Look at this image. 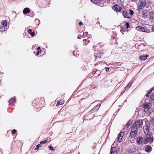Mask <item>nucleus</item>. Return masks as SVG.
I'll use <instances>...</instances> for the list:
<instances>
[{
	"mask_svg": "<svg viewBox=\"0 0 154 154\" xmlns=\"http://www.w3.org/2000/svg\"><path fill=\"white\" fill-rule=\"evenodd\" d=\"M151 106V103H144L143 105V106L144 108V112L146 113L149 114L150 111V107Z\"/></svg>",
	"mask_w": 154,
	"mask_h": 154,
	"instance_id": "1",
	"label": "nucleus"
},
{
	"mask_svg": "<svg viewBox=\"0 0 154 154\" xmlns=\"http://www.w3.org/2000/svg\"><path fill=\"white\" fill-rule=\"evenodd\" d=\"M143 123V122L141 120H137L133 124L132 128L137 130L138 128L142 127Z\"/></svg>",
	"mask_w": 154,
	"mask_h": 154,
	"instance_id": "2",
	"label": "nucleus"
},
{
	"mask_svg": "<svg viewBox=\"0 0 154 154\" xmlns=\"http://www.w3.org/2000/svg\"><path fill=\"white\" fill-rule=\"evenodd\" d=\"M134 14L133 10H124L122 13L123 16L127 18H130Z\"/></svg>",
	"mask_w": 154,
	"mask_h": 154,
	"instance_id": "3",
	"label": "nucleus"
},
{
	"mask_svg": "<svg viewBox=\"0 0 154 154\" xmlns=\"http://www.w3.org/2000/svg\"><path fill=\"white\" fill-rule=\"evenodd\" d=\"M138 9H142L144 8H147V6L146 4V0H140L138 2L137 5Z\"/></svg>",
	"mask_w": 154,
	"mask_h": 154,
	"instance_id": "4",
	"label": "nucleus"
},
{
	"mask_svg": "<svg viewBox=\"0 0 154 154\" xmlns=\"http://www.w3.org/2000/svg\"><path fill=\"white\" fill-rule=\"evenodd\" d=\"M137 130H135L133 128H131V131L129 134V137L131 138H134L137 133Z\"/></svg>",
	"mask_w": 154,
	"mask_h": 154,
	"instance_id": "5",
	"label": "nucleus"
},
{
	"mask_svg": "<svg viewBox=\"0 0 154 154\" xmlns=\"http://www.w3.org/2000/svg\"><path fill=\"white\" fill-rule=\"evenodd\" d=\"M150 128V123L148 122L143 127V130L145 134L148 133L149 130Z\"/></svg>",
	"mask_w": 154,
	"mask_h": 154,
	"instance_id": "6",
	"label": "nucleus"
},
{
	"mask_svg": "<svg viewBox=\"0 0 154 154\" xmlns=\"http://www.w3.org/2000/svg\"><path fill=\"white\" fill-rule=\"evenodd\" d=\"M143 140V138L141 136H139L137 137L136 142L138 145H140L142 143Z\"/></svg>",
	"mask_w": 154,
	"mask_h": 154,
	"instance_id": "7",
	"label": "nucleus"
},
{
	"mask_svg": "<svg viewBox=\"0 0 154 154\" xmlns=\"http://www.w3.org/2000/svg\"><path fill=\"white\" fill-rule=\"evenodd\" d=\"M122 6H123L122 5H121L120 7L119 5L116 4L112 6V9L113 10H121Z\"/></svg>",
	"mask_w": 154,
	"mask_h": 154,
	"instance_id": "8",
	"label": "nucleus"
},
{
	"mask_svg": "<svg viewBox=\"0 0 154 154\" xmlns=\"http://www.w3.org/2000/svg\"><path fill=\"white\" fill-rule=\"evenodd\" d=\"M110 154H117L116 148L115 147H112Z\"/></svg>",
	"mask_w": 154,
	"mask_h": 154,
	"instance_id": "9",
	"label": "nucleus"
},
{
	"mask_svg": "<svg viewBox=\"0 0 154 154\" xmlns=\"http://www.w3.org/2000/svg\"><path fill=\"white\" fill-rule=\"evenodd\" d=\"M100 105H98L96 106H95L93 109H92L90 111V113H92L94 112V111H96L97 110H98L100 106Z\"/></svg>",
	"mask_w": 154,
	"mask_h": 154,
	"instance_id": "10",
	"label": "nucleus"
},
{
	"mask_svg": "<svg viewBox=\"0 0 154 154\" xmlns=\"http://www.w3.org/2000/svg\"><path fill=\"white\" fill-rule=\"evenodd\" d=\"M136 29L137 30H139L141 32L145 31V29L140 26L136 27Z\"/></svg>",
	"mask_w": 154,
	"mask_h": 154,
	"instance_id": "11",
	"label": "nucleus"
},
{
	"mask_svg": "<svg viewBox=\"0 0 154 154\" xmlns=\"http://www.w3.org/2000/svg\"><path fill=\"white\" fill-rule=\"evenodd\" d=\"M152 149L151 146L148 145L145 148V150L146 152H150L152 150Z\"/></svg>",
	"mask_w": 154,
	"mask_h": 154,
	"instance_id": "12",
	"label": "nucleus"
},
{
	"mask_svg": "<svg viewBox=\"0 0 154 154\" xmlns=\"http://www.w3.org/2000/svg\"><path fill=\"white\" fill-rule=\"evenodd\" d=\"M148 55L146 54L144 55L141 56L140 57V60H146L147 57H148Z\"/></svg>",
	"mask_w": 154,
	"mask_h": 154,
	"instance_id": "13",
	"label": "nucleus"
},
{
	"mask_svg": "<svg viewBox=\"0 0 154 154\" xmlns=\"http://www.w3.org/2000/svg\"><path fill=\"white\" fill-rule=\"evenodd\" d=\"M150 18L152 19V20L154 19V11H151L149 13Z\"/></svg>",
	"mask_w": 154,
	"mask_h": 154,
	"instance_id": "14",
	"label": "nucleus"
},
{
	"mask_svg": "<svg viewBox=\"0 0 154 154\" xmlns=\"http://www.w3.org/2000/svg\"><path fill=\"white\" fill-rule=\"evenodd\" d=\"M15 98L14 97L11 98L9 101L10 104H12L15 101Z\"/></svg>",
	"mask_w": 154,
	"mask_h": 154,
	"instance_id": "15",
	"label": "nucleus"
},
{
	"mask_svg": "<svg viewBox=\"0 0 154 154\" xmlns=\"http://www.w3.org/2000/svg\"><path fill=\"white\" fill-rule=\"evenodd\" d=\"M151 137V136L150 134H147L146 135V137L145 140H149Z\"/></svg>",
	"mask_w": 154,
	"mask_h": 154,
	"instance_id": "16",
	"label": "nucleus"
},
{
	"mask_svg": "<svg viewBox=\"0 0 154 154\" xmlns=\"http://www.w3.org/2000/svg\"><path fill=\"white\" fill-rule=\"evenodd\" d=\"M153 88H151L150 90L146 94L145 96L146 97H149V95L150 94V93L153 90Z\"/></svg>",
	"mask_w": 154,
	"mask_h": 154,
	"instance_id": "17",
	"label": "nucleus"
},
{
	"mask_svg": "<svg viewBox=\"0 0 154 154\" xmlns=\"http://www.w3.org/2000/svg\"><path fill=\"white\" fill-rule=\"evenodd\" d=\"M2 23L3 26H7V23L6 20H3L2 21Z\"/></svg>",
	"mask_w": 154,
	"mask_h": 154,
	"instance_id": "18",
	"label": "nucleus"
},
{
	"mask_svg": "<svg viewBox=\"0 0 154 154\" xmlns=\"http://www.w3.org/2000/svg\"><path fill=\"white\" fill-rule=\"evenodd\" d=\"M131 85H132L131 83V82L129 83L127 85V86L125 88V90H128L130 88V87L131 86Z\"/></svg>",
	"mask_w": 154,
	"mask_h": 154,
	"instance_id": "19",
	"label": "nucleus"
},
{
	"mask_svg": "<svg viewBox=\"0 0 154 154\" xmlns=\"http://www.w3.org/2000/svg\"><path fill=\"white\" fill-rule=\"evenodd\" d=\"M91 2L94 4L99 3L101 0H91Z\"/></svg>",
	"mask_w": 154,
	"mask_h": 154,
	"instance_id": "20",
	"label": "nucleus"
},
{
	"mask_svg": "<svg viewBox=\"0 0 154 154\" xmlns=\"http://www.w3.org/2000/svg\"><path fill=\"white\" fill-rule=\"evenodd\" d=\"M5 30V26H2L0 27V31L2 32Z\"/></svg>",
	"mask_w": 154,
	"mask_h": 154,
	"instance_id": "21",
	"label": "nucleus"
},
{
	"mask_svg": "<svg viewBox=\"0 0 154 154\" xmlns=\"http://www.w3.org/2000/svg\"><path fill=\"white\" fill-rule=\"evenodd\" d=\"M64 102L63 100H60V101H59L57 104V106H59L60 105L63 104Z\"/></svg>",
	"mask_w": 154,
	"mask_h": 154,
	"instance_id": "22",
	"label": "nucleus"
},
{
	"mask_svg": "<svg viewBox=\"0 0 154 154\" xmlns=\"http://www.w3.org/2000/svg\"><path fill=\"white\" fill-rule=\"evenodd\" d=\"M122 137L119 136H118V141L120 143L121 141V140L122 139Z\"/></svg>",
	"mask_w": 154,
	"mask_h": 154,
	"instance_id": "23",
	"label": "nucleus"
},
{
	"mask_svg": "<svg viewBox=\"0 0 154 154\" xmlns=\"http://www.w3.org/2000/svg\"><path fill=\"white\" fill-rule=\"evenodd\" d=\"M30 10H23V13L24 14H26L30 12Z\"/></svg>",
	"mask_w": 154,
	"mask_h": 154,
	"instance_id": "24",
	"label": "nucleus"
},
{
	"mask_svg": "<svg viewBox=\"0 0 154 154\" xmlns=\"http://www.w3.org/2000/svg\"><path fill=\"white\" fill-rule=\"evenodd\" d=\"M149 140V143H151L153 142V138L152 136V137L150 138Z\"/></svg>",
	"mask_w": 154,
	"mask_h": 154,
	"instance_id": "25",
	"label": "nucleus"
},
{
	"mask_svg": "<svg viewBox=\"0 0 154 154\" xmlns=\"http://www.w3.org/2000/svg\"><path fill=\"white\" fill-rule=\"evenodd\" d=\"M150 99L154 101V94L151 95Z\"/></svg>",
	"mask_w": 154,
	"mask_h": 154,
	"instance_id": "26",
	"label": "nucleus"
},
{
	"mask_svg": "<svg viewBox=\"0 0 154 154\" xmlns=\"http://www.w3.org/2000/svg\"><path fill=\"white\" fill-rule=\"evenodd\" d=\"M47 142V141L46 140H45L43 141H42L40 142V143L41 144H45Z\"/></svg>",
	"mask_w": 154,
	"mask_h": 154,
	"instance_id": "27",
	"label": "nucleus"
},
{
	"mask_svg": "<svg viewBox=\"0 0 154 154\" xmlns=\"http://www.w3.org/2000/svg\"><path fill=\"white\" fill-rule=\"evenodd\" d=\"M130 125V122H128L127 124H126L125 126V127H126L128 128Z\"/></svg>",
	"mask_w": 154,
	"mask_h": 154,
	"instance_id": "28",
	"label": "nucleus"
},
{
	"mask_svg": "<svg viewBox=\"0 0 154 154\" xmlns=\"http://www.w3.org/2000/svg\"><path fill=\"white\" fill-rule=\"evenodd\" d=\"M124 134V133L123 132H121L119 134V136H121V137H123V135Z\"/></svg>",
	"mask_w": 154,
	"mask_h": 154,
	"instance_id": "29",
	"label": "nucleus"
},
{
	"mask_svg": "<svg viewBox=\"0 0 154 154\" xmlns=\"http://www.w3.org/2000/svg\"><path fill=\"white\" fill-rule=\"evenodd\" d=\"M126 28L128 29V27H129V24L128 23H126Z\"/></svg>",
	"mask_w": 154,
	"mask_h": 154,
	"instance_id": "30",
	"label": "nucleus"
},
{
	"mask_svg": "<svg viewBox=\"0 0 154 154\" xmlns=\"http://www.w3.org/2000/svg\"><path fill=\"white\" fill-rule=\"evenodd\" d=\"M28 32L30 34L32 32V30L31 29H29L28 30Z\"/></svg>",
	"mask_w": 154,
	"mask_h": 154,
	"instance_id": "31",
	"label": "nucleus"
},
{
	"mask_svg": "<svg viewBox=\"0 0 154 154\" xmlns=\"http://www.w3.org/2000/svg\"><path fill=\"white\" fill-rule=\"evenodd\" d=\"M48 147L49 148V149H51L52 151H54L55 150V149H53V147L52 146H49Z\"/></svg>",
	"mask_w": 154,
	"mask_h": 154,
	"instance_id": "32",
	"label": "nucleus"
},
{
	"mask_svg": "<svg viewBox=\"0 0 154 154\" xmlns=\"http://www.w3.org/2000/svg\"><path fill=\"white\" fill-rule=\"evenodd\" d=\"M117 2L118 3H119L121 5V4H122L121 0H117Z\"/></svg>",
	"mask_w": 154,
	"mask_h": 154,
	"instance_id": "33",
	"label": "nucleus"
},
{
	"mask_svg": "<svg viewBox=\"0 0 154 154\" xmlns=\"http://www.w3.org/2000/svg\"><path fill=\"white\" fill-rule=\"evenodd\" d=\"M16 131V130H15V129H13L12 130V134H15V133Z\"/></svg>",
	"mask_w": 154,
	"mask_h": 154,
	"instance_id": "34",
	"label": "nucleus"
},
{
	"mask_svg": "<svg viewBox=\"0 0 154 154\" xmlns=\"http://www.w3.org/2000/svg\"><path fill=\"white\" fill-rule=\"evenodd\" d=\"M30 34L32 36H34V35H35V33L33 32H32L31 33H30Z\"/></svg>",
	"mask_w": 154,
	"mask_h": 154,
	"instance_id": "35",
	"label": "nucleus"
},
{
	"mask_svg": "<svg viewBox=\"0 0 154 154\" xmlns=\"http://www.w3.org/2000/svg\"><path fill=\"white\" fill-rule=\"evenodd\" d=\"M125 30H124L123 29L122 30H120V32L122 33V34H124V32H125Z\"/></svg>",
	"mask_w": 154,
	"mask_h": 154,
	"instance_id": "36",
	"label": "nucleus"
},
{
	"mask_svg": "<svg viewBox=\"0 0 154 154\" xmlns=\"http://www.w3.org/2000/svg\"><path fill=\"white\" fill-rule=\"evenodd\" d=\"M85 41V42H88V43L89 42V41H90L89 40H87V39H84L83 40V41Z\"/></svg>",
	"mask_w": 154,
	"mask_h": 154,
	"instance_id": "37",
	"label": "nucleus"
},
{
	"mask_svg": "<svg viewBox=\"0 0 154 154\" xmlns=\"http://www.w3.org/2000/svg\"><path fill=\"white\" fill-rule=\"evenodd\" d=\"M81 35H78L77 38L78 39H81Z\"/></svg>",
	"mask_w": 154,
	"mask_h": 154,
	"instance_id": "38",
	"label": "nucleus"
},
{
	"mask_svg": "<svg viewBox=\"0 0 154 154\" xmlns=\"http://www.w3.org/2000/svg\"><path fill=\"white\" fill-rule=\"evenodd\" d=\"M148 140H145L143 141V143L144 144H146L147 143V141H148Z\"/></svg>",
	"mask_w": 154,
	"mask_h": 154,
	"instance_id": "39",
	"label": "nucleus"
},
{
	"mask_svg": "<svg viewBox=\"0 0 154 154\" xmlns=\"http://www.w3.org/2000/svg\"><path fill=\"white\" fill-rule=\"evenodd\" d=\"M79 24L80 26H81V25H82V22H80L79 23Z\"/></svg>",
	"mask_w": 154,
	"mask_h": 154,
	"instance_id": "40",
	"label": "nucleus"
},
{
	"mask_svg": "<svg viewBox=\"0 0 154 154\" xmlns=\"http://www.w3.org/2000/svg\"><path fill=\"white\" fill-rule=\"evenodd\" d=\"M116 33L115 34H114V35L112 37V38L113 39H115V38L116 37Z\"/></svg>",
	"mask_w": 154,
	"mask_h": 154,
	"instance_id": "41",
	"label": "nucleus"
},
{
	"mask_svg": "<svg viewBox=\"0 0 154 154\" xmlns=\"http://www.w3.org/2000/svg\"><path fill=\"white\" fill-rule=\"evenodd\" d=\"M142 12H143V14H144V16H147V14H146H146H145V13H144V11H143Z\"/></svg>",
	"mask_w": 154,
	"mask_h": 154,
	"instance_id": "42",
	"label": "nucleus"
},
{
	"mask_svg": "<svg viewBox=\"0 0 154 154\" xmlns=\"http://www.w3.org/2000/svg\"><path fill=\"white\" fill-rule=\"evenodd\" d=\"M88 33V32H87V33L86 32H84L83 33V35H87V33Z\"/></svg>",
	"mask_w": 154,
	"mask_h": 154,
	"instance_id": "43",
	"label": "nucleus"
},
{
	"mask_svg": "<svg viewBox=\"0 0 154 154\" xmlns=\"http://www.w3.org/2000/svg\"><path fill=\"white\" fill-rule=\"evenodd\" d=\"M40 144H38L36 146V147H37V148H39V147H40Z\"/></svg>",
	"mask_w": 154,
	"mask_h": 154,
	"instance_id": "44",
	"label": "nucleus"
},
{
	"mask_svg": "<svg viewBox=\"0 0 154 154\" xmlns=\"http://www.w3.org/2000/svg\"><path fill=\"white\" fill-rule=\"evenodd\" d=\"M109 68L108 67H107L106 68V71H108L109 70Z\"/></svg>",
	"mask_w": 154,
	"mask_h": 154,
	"instance_id": "45",
	"label": "nucleus"
},
{
	"mask_svg": "<svg viewBox=\"0 0 154 154\" xmlns=\"http://www.w3.org/2000/svg\"><path fill=\"white\" fill-rule=\"evenodd\" d=\"M23 10H29V8H26Z\"/></svg>",
	"mask_w": 154,
	"mask_h": 154,
	"instance_id": "46",
	"label": "nucleus"
},
{
	"mask_svg": "<svg viewBox=\"0 0 154 154\" xmlns=\"http://www.w3.org/2000/svg\"><path fill=\"white\" fill-rule=\"evenodd\" d=\"M93 72L95 73L96 72V70L95 69H94L93 71Z\"/></svg>",
	"mask_w": 154,
	"mask_h": 154,
	"instance_id": "47",
	"label": "nucleus"
},
{
	"mask_svg": "<svg viewBox=\"0 0 154 154\" xmlns=\"http://www.w3.org/2000/svg\"><path fill=\"white\" fill-rule=\"evenodd\" d=\"M152 29L153 31H154V26H153V27H152Z\"/></svg>",
	"mask_w": 154,
	"mask_h": 154,
	"instance_id": "48",
	"label": "nucleus"
},
{
	"mask_svg": "<svg viewBox=\"0 0 154 154\" xmlns=\"http://www.w3.org/2000/svg\"><path fill=\"white\" fill-rule=\"evenodd\" d=\"M116 12H119L121 10H115Z\"/></svg>",
	"mask_w": 154,
	"mask_h": 154,
	"instance_id": "49",
	"label": "nucleus"
},
{
	"mask_svg": "<svg viewBox=\"0 0 154 154\" xmlns=\"http://www.w3.org/2000/svg\"><path fill=\"white\" fill-rule=\"evenodd\" d=\"M36 54L37 55H39V51H38L36 53Z\"/></svg>",
	"mask_w": 154,
	"mask_h": 154,
	"instance_id": "50",
	"label": "nucleus"
},
{
	"mask_svg": "<svg viewBox=\"0 0 154 154\" xmlns=\"http://www.w3.org/2000/svg\"><path fill=\"white\" fill-rule=\"evenodd\" d=\"M134 140H131V143H134Z\"/></svg>",
	"mask_w": 154,
	"mask_h": 154,
	"instance_id": "51",
	"label": "nucleus"
},
{
	"mask_svg": "<svg viewBox=\"0 0 154 154\" xmlns=\"http://www.w3.org/2000/svg\"><path fill=\"white\" fill-rule=\"evenodd\" d=\"M137 0H131V1L132 2H135L137 1Z\"/></svg>",
	"mask_w": 154,
	"mask_h": 154,
	"instance_id": "52",
	"label": "nucleus"
},
{
	"mask_svg": "<svg viewBox=\"0 0 154 154\" xmlns=\"http://www.w3.org/2000/svg\"><path fill=\"white\" fill-rule=\"evenodd\" d=\"M40 47H38V48H37V50H39V49H40Z\"/></svg>",
	"mask_w": 154,
	"mask_h": 154,
	"instance_id": "53",
	"label": "nucleus"
},
{
	"mask_svg": "<svg viewBox=\"0 0 154 154\" xmlns=\"http://www.w3.org/2000/svg\"><path fill=\"white\" fill-rule=\"evenodd\" d=\"M38 149V148L36 147V148H35V150H37Z\"/></svg>",
	"mask_w": 154,
	"mask_h": 154,
	"instance_id": "54",
	"label": "nucleus"
},
{
	"mask_svg": "<svg viewBox=\"0 0 154 154\" xmlns=\"http://www.w3.org/2000/svg\"><path fill=\"white\" fill-rule=\"evenodd\" d=\"M75 52V51H73V53L74 54Z\"/></svg>",
	"mask_w": 154,
	"mask_h": 154,
	"instance_id": "55",
	"label": "nucleus"
},
{
	"mask_svg": "<svg viewBox=\"0 0 154 154\" xmlns=\"http://www.w3.org/2000/svg\"><path fill=\"white\" fill-rule=\"evenodd\" d=\"M84 45H86L87 44L86 43H85V44H84Z\"/></svg>",
	"mask_w": 154,
	"mask_h": 154,
	"instance_id": "56",
	"label": "nucleus"
},
{
	"mask_svg": "<svg viewBox=\"0 0 154 154\" xmlns=\"http://www.w3.org/2000/svg\"><path fill=\"white\" fill-rule=\"evenodd\" d=\"M13 13H15V11H13Z\"/></svg>",
	"mask_w": 154,
	"mask_h": 154,
	"instance_id": "57",
	"label": "nucleus"
},
{
	"mask_svg": "<svg viewBox=\"0 0 154 154\" xmlns=\"http://www.w3.org/2000/svg\"><path fill=\"white\" fill-rule=\"evenodd\" d=\"M138 154H141L140 153H139Z\"/></svg>",
	"mask_w": 154,
	"mask_h": 154,
	"instance_id": "58",
	"label": "nucleus"
}]
</instances>
